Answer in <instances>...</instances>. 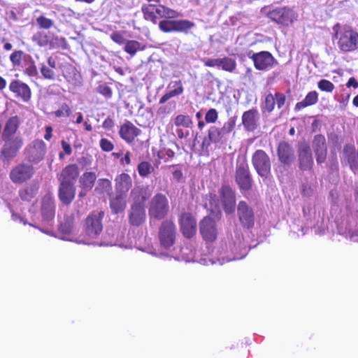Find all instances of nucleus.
I'll return each instance as SVG.
<instances>
[{
  "instance_id": "1",
  "label": "nucleus",
  "mask_w": 358,
  "mask_h": 358,
  "mask_svg": "<svg viewBox=\"0 0 358 358\" xmlns=\"http://www.w3.org/2000/svg\"><path fill=\"white\" fill-rule=\"evenodd\" d=\"M335 38L338 40L339 50L343 52H351L358 49V32L350 26L341 28L338 23L333 27Z\"/></svg>"
},
{
  "instance_id": "2",
  "label": "nucleus",
  "mask_w": 358,
  "mask_h": 358,
  "mask_svg": "<svg viewBox=\"0 0 358 358\" xmlns=\"http://www.w3.org/2000/svg\"><path fill=\"white\" fill-rule=\"evenodd\" d=\"M143 18L156 24L159 19L164 18H178L181 14L163 4L147 3L141 7Z\"/></svg>"
},
{
  "instance_id": "3",
  "label": "nucleus",
  "mask_w": 358,
  "mask_h": 358,
  "mask_svg": "<svg viewBox=\"0 0 358 358\" xmlns=\"http://www.w3.org/2000/svg\"><path fill=\"white\" fill-rule=\"evenodd\" d=\"M266 17L279 26L288 27L297 20L298 14L291 7L281 6L270 10Z\"/></svg>"
},
{
  "instance_id": "4",
  "label": "nucleus",
  "mask_w": 358,
  "mask_h": 358,
  "mask_svg": "<svg viewBox=\"0 0 358 358\" xmlns=\"http://www.w3.org/2000/svg\"><path fill=\"white\" fill-rule=\"evenodd\" d=\"M159 29L164 33L180 32L187 34L194 27L195 24L188 20L164 18L158 23Z\"/></svg>"
},
{
  "instance_id": "5",
  "label": "nucleus",
  "mask_w": 358,
  "mask_h": 358,
  "mask_svg": "<svg viewBox=\"0 0 358 358\" xmlns=\"http://www.w3.org/2000/svg\"><path fill=\"white\" fill-rule=\"evenodd\" d=\"M47 153V145L42 139H34L24 150L25 159L28 162L38 164L42 162Z\"/></svg>"
},
{
  "instance_id": "6",
  "label": "nucleus",
  "mask_w": 358,
  "mask_h": 358,
  "mask_svg": "<svg viewBox=\"0 0 358 358\" xmlns=\"http://www.w3.org/2000/svg\"><path fill=\"white\" fill-rule=\"evenodd\" d=\"M34 174L35 169L31 164L20 162L11 169L9 178L13 183L21 185L30 180Z\"/></svg>"
},
{
  "instance_id": "7",
  "label": "nucleus",
  "mask_w": 358,
  "mask_h": 358,
  "mask_svg": "<svg viewBox=\"0 0 358 358\" xmlns=\"http://www.w3.org/2000/svg\"><path fill=\"white\" fill-rule=\"evenodd\" d=\"M235 181L241 191H249L252 188L253 180L246 159L237 162Z\"/></svg>"
},
{
  "instance_id": "8",
  "label": "nucleus",
  "mask_w": 358,
  "mask_h": 358,
  "mask_svg": "<svg viewBox=\"0 0 358 358\" xmlns=\"http://www.w3.org/2000/svg\"><path fill=\"white\" fill-rule=\"evenodd\" d=\"M252 164L257 173L260 177L267 178L271 175V159L264 150L259 149L253 153Z\"/></svg>"
},
{
  "instance_id": "9",
  "label": "nucleus",
  "mask_w": 358,
  "mask_h": 358,
  "mask_svg": "<svg viewBox=\"0 0 358 358\" xmlns=\"http://www.w3.org/2000/svg\"><path fill=\"white\" fill-rule=\"evenodd\" d=\"M236 126V117H231L226 122L222 128L215 126L210 127L208 131V138L209 142L208 145L212 143H222L225 136L230 134Z\"/></svg>"
},
{
  "instance_id": "10",
  "label": "nucleus",
  "mask_w": 358,
  "mask_h": 358,
  "mask_svg": "<svg viewBox=\"0 0 358 358\" xmlns=\"http://www.w3.org/2000/svg\"><path fill=\"white\" fill-rule=\"evenodd\" d=\"M248 56L253 62L255 68L259 71H268L278 63L272 54L268 51H261L252 53L251 56L248 55Z\"/></svg>"
},
{
  "instance_id": "11",
  "label": "nucleus",
  "mask_w": 358,
  "mask_h": 358,
  "mask_svg": "<svg viewBox=\"0 0 358 358\" xmlns=\"http://www.w3.org/2000/svg\"><path fill=\"white\" fill-rule=\"evenodd\" d=\"M104 216L102 210L92 212L86 219L85 232L91 238L98 236L102 231L101 220Z\"/></svg>"
},
{
  "instance_id": "12",
  "label": "nucleus",
  "mask_w": 358,
  "mask_h": 358,
  "mask_svg": "<svg viewBox=\"0 0 358 358\" xmlns=\"http://www.w3.org/2000/svg\"><path fill=\"white\" fill-rule=\"evenodd\" d=\"M5 142L1 150V156L3 161H8L13 159L23 145V140L21 137H11L8 139H3Z\"/></svg>"
},
{
  "instance_id": "13",
  "label": "nucleus",
  "mask_w": 358,
  "mask_h": 358,
  "mask_svg": "<svg viewBox=\"0 0 358 358\" xmlns=\"http://www.w3.org/2000/svg\"><path fill=\"white\" fill-rule=\"evenodd\" d=\"M32 41L39 47H48L51 50L60 47L65 43V38L50 36L44 31H38L33 35Z\"/></svg>"
},
{
  "instance_id": "14",
  "label": "nucleus",
  "mask_w": 358,
  "mask_h": 358,
  "mask_svg": "<svg viewBox=\"0 0 358 358\" xmlns=\"http://www.w3.org/2000/svg\"><path fill=\"white\" fill-rule=\"evenodd\" d=\"M159 238L161 246L164 248H169L172 246L176 239V227L171 221H165L162 223L159 232Z\"/></svg>"
},
{
  "instance_id": "15",
  "label": "nucleus",
  "mask_w": 358,
  "mask_h": 358,
  "mask_svg": "<svg viewBox=\"0 0 358 358\" xmlns=\"http://www.w3.org/2000/svg\"><path fill=\"white\" fill-rule=\"evenodd\" d=\"M115 191L116 197L123 199L132 187L131 177L127 173H122L115 178Z\"/></svg>"
},
{
  "instance_id": "16",
  "label": "nucleus",
  "mask_w": 358,
  "mask_h": 358,
  "mask_svg": "<svg viewBox=\"0 0 358 358\" xmlns=\"http://www.w3.org/2000/svg\"><path fill=\"white\" fill-rule=\"evenodd\" d=\"M141 134V130L129 120H125L120 127L119 135L128 144L134 143Z\"/></svg>"
},
{
  "instance_id": "17",
  "label": "nucleus",
  "mask_w": 358,
  "mask_h": 358,
  "mask_svg": "<svg viewBox=\"0 0 358 358\" xmlns=\"http://www.w3.org/2000/svg\"><path fill=\"white\" fill-rule=\"evenodd\" d=\"M179 224L182 235L187 238H192L196 232V221L189 213H183Z\"/></svg>"
},
{
  "instance_id": "18",
  "label": "nucleus",
  "mask_w": 358,
  "mask_h": 358,
  "mask_svg": "<svg viewBox=\"0 0 358 358\" xmlns=\"http://www.w3.org/2000/svg\"><path fill=\"white\" fill-rule=\"evenodd\" d=\"M9 90L13 92L17 99L24 102L31 99V90L29 85L20 80H13L9 84Z\"/></svg>"
},
{
  "instance_id": "19",
  "label": "nucleus",
  "mask_w": 358,
  "mask_h": 358,
  "mask_svg": "<svg viewBox=\"0 0 358 358\" xmlns=\"http://www.w3.org/2000/svg\"><path fill=\"white\" fill-rule=\"evenodd\" d=\"M199 230L203 238L206 241L216 239L217 231L215 222L209 217H203L199 222Z\"/></svg>"
},
{
  "instance_id": "20",
  "label": "nucleus",
  "mask_w": 358,
  "mask_h": 358,
  "mask_svg": "<svg viewBox=\"0 0 358 358\" xmlns=\"http://www.w3.org/2000/svg\"><path fill=\"white\" fill-rule=\"evenodd\" d=\"M204 65L207 67L217 66L223 71L232 73L236 69V62L234 59L229 57L223 58L208 59L203 61Z\"/></svg>"
},
{
  "instance_id": "21",
  "label": "nucleus",
  "mask_w": 358,
  "mask_h": 358,
  "mask_svg": "<svg viewBox=\"0 0 358 358\" xmlns=\"http://www.w3.org/2000/svg\"><path fill=\"white\" fill-rule=\"evenodd\" d=\"M313 148L317 163L322 164L324 162L327 155V146L324 136L322 134L315 135L313 141Z\"/></svg>"
},
{
  "instance_id": "22",
  "label": "nucleus",
  "mask_w": 358,
  "mask_h": 358,
  "mask_svg": "<svg viewBox=\"0 0 358 358\" xmlns=\"http://www.w3.org/2000/svg\"><path fill=\"white\" fill-rule=\"evenodd\" d=\"M79 176V167L76 164L66 166L57 175V179L61 183L73 184Z\"/></svg>"
},
{
  "instance_id": "23",
  "label": "nucleus",
  "mask_w": 358,
  "mask_h": 358,
  "mask_svg": "<svg viewBox=\"0 0 358 358\" xmlns=\"http://www.w3.org/2000/svg\"><path fill=\"white\" fill-rule=\"evenodd\" d=\"M242 124L247 131H253L258 127L259 112L256 108L245 111L242 115Z\"/></svg>"
},
{
  "instance_id": "24",
  "label": "nucleus",
  "mask_w": 358,
  "mask_h": 358,
  "mask_svg": "<svg viewBox=\"0 0 358 358\" xmlns=\"http://www.w3.org/2000/svg\"><path fill=\"white\" fill-rule=\"evenodd\" d=\"M299 169L301 171L310 170L313 165L311 150L309 145H303L298 150Z\"/></svg>"
},
{
  "instance_id": "25",
  "label": "nucleus",
  "mask_w": 358,
  "mask_h": 358,
  "mask_svg": "<svg viewBox=\"0 0 358 358\" xmlns=\"http://www.w3.org/2000/svg\"><path fill=\"white\" fill-rule=\"evenodd\" d=\"M277 154L279 161L283 164L289 165L294 161V151L292 145L286 141H281L278 144Z\"/></svg>"
},
{
  "instance_id": "26",
  "label": "nucleus",
  "mask_w": 358,
  "mask_h": 358,
  "mask_svg": "<svg viewBox=\"0 0 358 358\" xmlns=\"http://www.w3.org/2000/svg\"><path fill=\"white\" fill-rule=\"evenodd\" d=\"M238 215L240 222L244 227L247 228L253 227L255 223L254 213L246 203H239L238 206Z\"/></svg>"
},
{
  "instance_id": "27",
  "label": "nucleus",
  "mask_w": 358,
  "mask_h": 358,
  "mask_svg": "<svg viewBox=\"0 0 358 358\" xmlns=\"http://www.w3.org/2000/svg\"><path fill=\"white\" fill-rule=\"evenodd\" d=\"M145 218V212L142 203H134L129 213V221L132 225L139 226Z\"/></svg>"
},
{
  "instance_id": "28",
  "label": "nucleus",
  "mask_w": 358,
  "mask_h": 358,
  "mask_svg": "<svg viewBox=\"0 0 358 358\" xmlns=\"http://www.w3.org/2000/svg\"><path fill=\"white\" fill-rule=\"evenodd\" d=\"M236 203H205L203 206L206 208H210L211 215L214 217L219 218L221 215L220 206L224 208L227 213H231L234 212Z\"/></svg>"
},
{
  "instance_id": "29",
  "label": "nucleus",
  "mask_w": 358,
  "mask_h": 358,
  "mask_svg": "<svg viewBox=\"0 0 358 358\" xmlns=\"http://www.w3.org/2000/svg\"><path fill=\"white\" fill-rule=\"evenodd\" d=\"M20 124V120L17 115L10 117L6 122L1 134V138L8 139V138L13 137L19 128Z\"/></svg>"
},
{
  "instance_id": "30",
  "label": "nucleus",
  "mask_w": 358,
  "mask_h": 358,
  "mask_svg": "<svg viewBox=\"0 0 358 358\" xmlns=\"http://www.w3.org/2000/svg\"><path fill=\"white\" fill-rule=\"evenodd\" d=\"M343 154L350 169L355 173L358 171V158L355 147L350 144L345 145L343 148Z\"/></svg>"
},
{
  "instance_id": "31",
  "label": "nucleus",
  "mask_w": 358,
  "mask_h": 358,
  "mask_svg": "<svg viewBox=\"0 0 358 358\" xmlns=\"http://www.w3.org/2000/svg\"><path fill=\"white\" fill-rule=\"evenodd\" d=\"M169 87H171L172 90L165 93L159 99V103L163 104L172 97L177 96L182 94L184 88L181 80H176L171 82L169 85Z\"/></svg>"
},
{
  "instance_id": "32",
  "label": "nucleus",
  "mask_w": 358,
  "mask_h": 358,
  "mask_svg": "<svg viewBox=\"0 0 358 358\" xmlns=\"http://www.w3.org/2000/svg\"><path fill=\"white\" fill-rule=\"evenodd\" d=\"M169 211L166 203H151L149 214L151 218L161 220L164 218Z\"/></svg>"
},
{
  "instance_id": "33",
  "label": "nucleus",
  "mask_w": 358,
  "mask_h": 358,
  "mask_svg": "<svg viewBox=\"0 0 358 358\" xmlns=\"http://www.w3.org/2000/svg\"><path fill=\"white\" fill-rule=\"evenodd\" d=\"M76 194V188L73 184L61 183L59 187V197L61 201H71Z\"/></svg>"
},
{
  "instance_id": "34",
  "label": "nucleus",
  "mask_w": 358,
  "mask_h": 358,
  "mask_svg": "<svg viewBox=\"0 0 358 358\" xmlns=\"http://www.w3.org/2000/svg\"><path fill=\"white\" fill-rule=\"evenodd\" d=\"M63 76L66 80L72 85H76L80 82L81 76L80 73L77 71L76 68L71 64H68L64 66Z\"/></svg>"
},
{
  "instance_id": "35",
  "label": "nucleus",
  "mask_w": 358,
  "mask_h": 358,
  "mask_svg": "<svg viewBox=\"0 0 358 358\" xmlns=\"http://www.w3.org/2000/svg\"><path fill=\"white\" fill-rule=\"evenodd\" d=\"M78 219V213L65 215L64 221L61 222L59 230L64 234H70L74 230L75 220Z\"/></svg>"
},
{
  "instance_id": "36",
  "label": "nucleus",
  "mask_w": 358,
  "mask_h": 358,
  "mask_svg": "<svg viewBox=\"0 0 358 358\" xmlns=\"http://www.w3.org/2000/svg\"><path fill=\"white\" fill-rule=\"evenodd\" d=\"M96 180V175L92 171H86L79 178L80 187L85 191L92 189Z\"/></svg>"
},
{
  "instance_id": "37",
  "label": "nucleus",
  "mask_w": 358,
  "mask_h": 358,
  "mask_svg": "<svg viewBox=\"0 0 358 358\" xmlns=\"http://www.w3.org/2000/svg\"><path fill=\"white\" fill-rule=\"evenodd\" d=\"M150 196L148 188L143 185H136L131 191V197L134 201H146Z\"/></svg>"
},
{
  "instance_id": "38",
  "label": "nucleus",
  "mask_w": 358,
  "mask_h": 358,
  "mask_svg": "<svg viewBox=\"0 0 358 358\" xmlns=\"http://www.w3.org/2000/svg\"><path fill=\"white\" fill-rule=\"evenodd\" d=\"M318 101V94L316 91L308 92L306 97L295 105L294 110H300L304 108L315 104Z\"/></svg>"
},
{
  "instance_id": "39",
  "label": "nucleus",
  "mask_w": 358,
  "mask_h": 358,
  "mask_svg": "<svg viewBox=\"0 0 358 358\" xmlns=\"http://www.w3.org/2000/svg\"><path fill=\"white\" fill-rule=\"evenodd\" d=\"M221 201H236V192L229 185H222L219 189Z\"/></svg>"
},
{
  "instance_id": "40",
  "label": "nucleus",
  "mask_w": 358,
  "mask_h": 358,
  "mask_svg": "<svg viewBox=\"0 0 358 358\" xmlns=\"http://www.w3.org/2000/svg\"><path fill=\"white\" fill-rule=\"evenodd\" d=\"M231 251L234 253V256L232 259H227V262L243 259L247 255L248 250L245 245L241 241H239L238 244L234 243V245L231 249Z\"/></svg>"
},
{
  "instance_id": "41",
  "label": "nucleus",
  "mask_w": 358,
  "mask_h": 358,
  "mask_svg": "<svg viewBox=\"0 0 358 358\" xmlns=\"http://www.w3.org/2000/svg\"><path fill=\"white\" fill-rule=\"evenodd\" d=\"M41 214L44 222L48 223L52 221L55 215L53 203H43Z\"/></svg>"
},
{
  "instance_id": "42",
  "label": "nucleus",
  "mask_w": 358,
  "mask_h": 358,
  "mask_svg": "<svg viewBox=\"0 0 358 358\" xmlns=\"http://www.w3.org/2000/svg\"><path fill=\"white\" fill-rule=\"evenodd\" d=\"M38 192V187L35 185L25 187L19 192L21 199L27 201L32 199Z\"/></svg>"
},
{
  "instance_id": "43",
  "label": "nucleus",
  "mask_w": 358,
  "mask_h": 358,
  "mask_svg": "<svg viewBox=\"0 0 358 358\" xmlns=\"http://www.w3.org/2000/svg\"><path fill=\"white\" fill-rule=\"evenodd\" d=\"M154 170L155 169L152 164L148 161H142L137 166L138 175L141 178L148 177Z\"/></svg>"
},
{
  "instance_id": "44",
  "label": "nucleus",
  "mask_w": 358,
  "mask_h": 358,
  "mask_svg": "<svg viewBox=\"0 0 358 358\" xmlns=\"http://www.w3.org/2000/svg\"><path fill=\"white\" fill-rule=\"evenodd\" d=\"M124 50L127 53L133 57L139 50H141V43L134 40L127 41Z\"/></svg>"
},
{
  "instance_id": "45",
  "label": "nucleus",
  "mask_w": 358,
  "mask_h": 358,
  "mask_svg": "<svg viewBox=\"0 0 358 358\" xmlns=\"http://www.w3.org/2000/svg\"><path fill=\"white\" fill-rule=\"evenodd\" d=\"M174 124L176 127L189 128L192 125V120L189 115L180 114L175 117Z\"/></svg>"
},
{
  "instance_id": "46",
  "label": "nucleus",
  "mask_w": 358,
  "mask_h": 358,
  "mask_svg": "<svg viewBox=\"0 0 358 358\" xmlns=\"http://www.w3.org/2000/svg\"><path fill=\"white\" fill-rule=\"evenodd\" d=\"M112 190V183L109 179L100 178L98 180V184L95 188V191H99L101 192L109 193Z\"/></svg>"
},
{
  "instance_id": "47",
  "label": "nucleus",
  "mask_w": 358,
  "mask_h": 358,
  "mask_svg": "<svg viewBox=\"0 0 358 358\" xmlns=\"http://www.w3.org/2000/svg\"><path fill=\"white\" fill-rule=\"evenodd\" d=\"M71 113V109L66 103H62L59 108L53 113L55 117L57 118L68 117L70 116Z\"/></svg>"
},
{
  "instance_id": "48",
  "label": "nucleus",
  "mask_w": 358,
  "mask_h": 358,
  "mask_svg": "<svg viewBox=\"0 0 358 358\" xmlns=\"http://www.w3.org/2000/svg\"><path fill=\"white\" fill-rule=\"evenodd\" d=\"M96 91L99 94L103 95L106 99H110L113 96L112 89L107 83L100 84L97 88Z\"/></svg>"
},
{
  "instance_id": "49",
  "label": "nucleus",
  "mask_w": 358,
  "mask_h": 358,
  "mask_svg": "<svg viewBox=\"0 0 358 358\" xmlns=\"http://www.w3.org/2000/svg\"><path fill=\"white\" fill-rule=\"evenodd\" d=\"M41 73L43 78L47 80H53L55 79L56 75L52 69L49 68L45 64H42L41 66Z\"/></svg>"
},
{
  "instance_id": "50",
  "label": "nucleus",
  "mask_w": 358,
  "mask_h": 358,
  "mask_svg": "<svg viewBox=\"0 0 358 358\" xmlns=\"http://www.w3.org/2000/svg\"><path fill=\"white\" fill-rule=\"evenodd\" d=\"M24 53L22 50H15L10 55V60L13 66H20Z\"/></svg>"
},
{
  "instance_id": "51",
  "label": "nucleus",
  "mask_w": 358,
  "mask_h": 358,
  "mask_svg": "<svg viewBox=\"0 0 358 358\" xmlns=\"http://www.w3.org/2000/svg\"><path fill=\"white\" fill-rule=\"evenodd\" d=\"M317 86L323 92H331L334 90V85L331 81L325 79L320 80Z\"/></svg>"
},
{
  "instance_id": "52",
  "label": "nucleus",
  "mask_w": 358,
  "mask_h": 358,
  "mask_svg": "<svg viewBox=\"0 0 358 358\" xmlns=\"http://www.w3.org/2000/svg\"><path fill=\"white\" fill-rule=\"evenodd\" d=\"M275 96L271 93H268L265 98V109L268 113H271L275 108Z\"/></svg>"
},
{
  "instance_id": "53",
  "label": "nucleus",
  "mask_w": 358,
  "mask_h": 358,
  "mask_svg": "<svg viewBox=\"0 0 358 358\" xmlns=\"http://www.w3.org/2000/svg\"><path fill=\"white\" fill-rule=\"evenodd\" d=\"M37 24L42 29H48L53 25V21L43 15H41L36 19Z\"/></svg>"
},
{
  "instance_id": "54",
  "label": "nucleus",
  "mask_w": 358,
  "mask_h": 358,
  "mask_svg": "<svg viewBox=\"0 0 358 358\" xmlns=\"http://www.w3.org/2000/svg\"><path fill=\"white\" fill-rule=\"evenodd\" d=\"M99 146L103 152H111L114 149V144L110 140L102 138L99 141Z\"/></svg>"
},
{
  "instance_id": "55",
  "label": "nucleus",
  "mask_w": 358,
  "mask_h": 358,
  "mask_svg": "<svg viewBox=\"0 0 358 358\" xmlns=\"http://www.w3.org/2000/svg\"><path fill=\"white\" fill-rule=\"evenodd\" d=\"M218 118V113L215 108L209 109L205 115V120L207 123H215Z\"/></svg>"
},
{
  "instance_id": "56",
  "label": "nucleus",
  "mask_w": 358,
  "mask_h": 358,
  "mask_svg": "<svg viewBox=\"0 0 358 358\" xmlns=\"http://www.w3.org/2000/svg\"><path fill=\"white\" fill-rule=\"evenodd\" d=\"M24 73L29 77H36L38 76V70L34 60H31L28 66L26 67Z\"/></svg>"
},
{
  "instance_id": "57",
  "label": "nucleus",
  "mask_w": 358,
  "mask_h": 358,
  "mask_svg": "<svg viewBox=\"0 0 358 358\" xmlns=\"http://www.w3.org/2000/svg\"><path fill=\"white\" fill-rule=\"evenodd\" d=\"M111 40L118 45L125 44L127 40L120 31H114L110 35Z\"/></svg>"
},
{
  "instance_id": "58",
  "label": "nucleus",
  "mask_w": 358,
  "mask_h": 358,
  "mask_svg": "<svg viewBox=\"0 0 358 358\" xmlns=\"http://www.w3.org/2000/svg\"><path fill=\"white\" fill-rule=\"evenodd\" d=\"M275 101L278 108H281L285 103L286 96L281 92H276L274 95Z\"/></svg>"
},
{
  "instance_id": "59",
  "label": "nucleus",
  "mask_w": 358,
  "mask_h": 358,
  "mask_svg": "<svg viewBox=\"0 0 358 358\" xmlns=\"http://www.w3.org/2000/svg\"><path fill=\"white\" fill-rule=\"evenodd\" d=\"M125 207V203H110V208L115 214L123 211Z\"/></svg>"
},
{
  "instance_id": "60",
  "label": "nucleus",
  "mask_w": 358,
  "mask_h": 358,
  "mask_svg": "<svg viewBox=\"0 0 358 358\" xmlns=\"http://www.w3.org/2000/svg\"><path fill=\"white\" fill-rule=\"evenodd\" d=\"M115 126V122L110 117H107L102 123V127L106 130H111Z\"/></svg>"
},
{
  "instance_id": "61",
  "label": "nucleus",
  "mask_w": 358,
  "mask_h": 358,
  "mask_svg": "<svg viewBox=\"0 0 358 358\" xmlns=\"http://www.w3.org/2000/svg\"><path fill=\"white\" fill-rule=\"evenodd\" d=\"M131 162V153L127 151L123 157L120 158V163L122 166L129 165Z\"/></svg>"
},
{
  "instance_id": "62",
  "label": "nucleus",
  "mask_w": 358,
  "mask_h": 358,
  "mask_svg": "<svg viewBox=\"0 0 358 358\" xmlns=\"http://www.w3.org/2000/svg\"><path fill=\"white\" fill-rule=\"evenodd\" d=\"M61 145L63 149V151L64 152V154L66 155H71L72 153V148L71 145L67 143L66 141L62 140L61 141Z\"/></svg>"
},
{
  "instance_id": "63",
  "label": "nucleus",
  "mask_w": 358,
  "mask_h": 358,
  "mask_svg": "<svg viewBox=\"0 0 358 358\" xmlns=\"http://www.w3.org/2000/svg\"><path fill=\"white\" fill-rule=\"evenodd\" d=\"M313 192V189L311 188V187L307 184V183H303L301 186V194L304 196H310Z\"/></svg>"
},
{
  "instance_id": "64",
  "label": "nucleus",
  "mask_w": 358,
  "mask_h": 358,
  "mask_svg": "<svg viewBox=\"0 0 358 358\" xmlns=\"http://www.w3.org/2000/svg\"><path fill=\"white\" fill-rule=\"evenodd\" d=\"M173 179L176 180L177 182H180L183 178V173L182 170L180 169H176L173 171Z\"/></svg>"
}]
</instances>
